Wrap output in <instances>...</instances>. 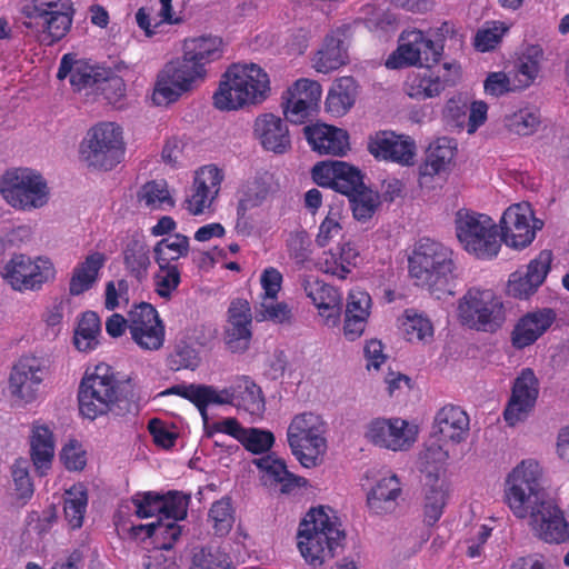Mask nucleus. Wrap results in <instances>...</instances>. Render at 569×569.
Masks as SVG:
<instances>
[{
	"mask_svg": "<svg viewBox=\"0 0 569 569\" xmlns=\"http://www.w3.org/2000/svg\"><path fill=\"white\" fill-rule=\"evenodd\" d=\"M138 201L150 210H166L174 207V200L164 180L146 182L138 192Z\"/></svg>",
	"mask_w": 569,
	"mask_h": 569,
	"instance_id": "44",
	"label": "nucleus"
},
{
	"mask_svg": "<svg viewBox=\"0 0 569 569\" xmlns=\"http://www.w3.org/2000/svg\"><path fill=\"white\" fill-rule=\"evenodd\" d=\"M119 390L120 382L109 365L102 362L87 370L78 393L80 413L90 420L107 415L117 403Z\"/></svg>",
	"mask_w": 569,
	"mask_h": 569,
	"instance_id": "8",
	"label": "nucleus"
},
{
	"mask_svg": "<svg viewBox=\"0 0 569 569\" xmlns=\"http://www.w3.org/2000/svg\"><path fill=\"white\" fill-rule=\"evenodd\" d=\"M453 251L443 243L423 237L408 258L409 274L417 284L440 290L449 283L455 270Z\"/></svg>",
	"mask_w": 569,
	"mask_h": 569,
	"instance_id": "5",
	"label": "nucleus"
},
{
	"mask_svg": "<svg viewBox=\"0 0 569 569\" xmlns=\"http://www.w3.org/2000/svg\"><path fill=\"white\" fill-rule=\"evenodd\" d=\"M418 435L416 426L401 418H377L367 428L366 438L377 447L391 451H407Z\"/></svg>",
	"mask_w": 569,
	"mask_h": 569,
	"instance_id": "20",
	"label": "nucleus"
},
{
	"mask_svg": "<svg viewBox=\"0 0 569 569\" xmlns=\"http://www.w3.org/2000/svg\"><path fill=\"white\" fill-rule=\"evenodd\" d=\"M469 416L459 406L447 405L435 417V428L445 441L460 443L469 435Z\"/></svg>",
	"mask_w": 569,
	"mask_h": 569,
	"instance_id": "32",
	"label": "nucleus"
},
{
	"mask_svg": "<svg viewBox=\"0 0 569 569\" xmlns=\"http://www.w3.org/2000/svg\"><path fill=\"white\" fill-rule=\"evenodd\" d=\"M162 395H174L187 399L199 410L204 421L208 419L207 409L210 405H233L237 400L236 386L217 390L208 385L182 383L168 388Z\"/></svg>",
	"mask_w": 569,
	"mask_h": 569,
	"instance_id": "23",
	"label": "nucleus"
},
{
	"mask_svg": "<svg viewBox=\"0 0 569 569\" xmlns=\"http://www.w3.org/2000/svg\"><path fill=\"white\" fill-rule=\"evenodd\" d=\"M122 128L114 122L93 126L80 143L79 153L88 167L111 170L124 156Z\"/></svg>",
	"mask_w": 569,
	"mask_h": 569,
	"instance_id": "11",
	"label": "nucleus"
},
{
	"mask_svg": "<svg viewBox=\"0 0 569 569\" xmlns=\"http://www.w3.org/2000/svg\"><path fill=\"white\" fill-rule=\"evenodd\" d=\"M190 495L179 490H169L162 493L161 516L159 519L180 521L187 517L190 505Z\"/></svg>",
	"mask_w": 569,
	"mask_h": 569,
	"instance_id": "52",
	"label": "nucleus"
},
{
	"mask_svg": "<svg viewBox=\"0 0 569 569\" xmlns=\"http://www.w3.org/2000/svg\"><path fill=\"white\" fill-rule=\"evenodd\" d=\"M153 259L158 268L181 267L180 260L190 252V240L182 233H174L159 240L153 247Z\"/></svg>",
	"mask_w": 569,
	"mask_h": 569,
	"instance_id": "40",
	"label": "nucleus"
},
{
	"mask_svg": "<svg viewBox=\"0 0 569 569\" xmlns=\"http://www.w3.org/2000/svg\"><path fill=\"white\" fill-rule=\"evenodd\" d=\"M358 93V83L352 77L336 79L325 101L326 111L333 117L347 114L355 106Z\"/></svg>",
	"mask_w": 569,
	"mask_h": 569,
	"instance_id": "36",
	"label": "nucleus"
},
{
	"mask_svg": "<svg viewBox=\"0 0 569 569\" xmlns=\"http://www.w3.org/2000/svg\"><path fill=\"white\" fill-rule=\"evenodd\" d=\"M60 459L69 471H80L87 465L86 451L77 441H70L62 448Z\"/></svg>",
	"mask_w": 569,
	"mask_h": 569,
	"instance_id": "64",
	"label": "nucleus"
},
{
	"mask_svg": "<svg viewBox=\"0 0 569 569\" xmlns=\"http://www.w3.org/2000/svg\"><path fill=\"white\" fill-rule=\"evenodd\" d=\"M251 337V322H236L227 326L224 341L230 351L243 352L249 348Z\"/></svg>",
	"mask_w": 569,
	"mask_h": 569,
	"instance_id": "60",
	"label": "nucleus"
},
{
	"mask_svg": "<svg viewBox=\"0 0 569 569\" xmlns=\"http://www.w3.org/2000/svg\"><path fill=\"white\" fill-rule=\"evenodd\" d=\"M209 521L216 536H227L234 523V509L229 497H222L214 501L209 510Z\"/></svg>",
	"mask_w": 569,
	"mask_h": 569,
	"instance_id": "50",
	"label": "nucleus"
},
{
	"mask_svg": "<svg viewBox=\"0 0 569 569\" xmlns=\"http://www.w3.org/2000/svg\"><path fill=\"white\" fill-rule=\"evenodd\" d=\"M447 493L441 487H430L425 498V522L433 526L442 516Z\"/></svg>",
	"mask_w": 569,
	"mask_h": 569,
	"instance_id": "61",
	"label": "nucleus"
},
{
	"mask_svg": "<svg viewBox=\"0 0 569 569\" xmlns=\"http://www.w3.org/2000/svg\"><path fill=\"white\" fill-rule=\"evenodd\" d=\"M132 533L152 539L157 549L170 550L181 536V527L176 521L158 519L156 522L133 526Z\"/></svg>",
	"mask_w": 569,
	"mask_h": 569,
	"instance_id": "39",
	"label": "nucleus"
},
{
	"mask_svg": "<svg viewBox=\"0 0 569 569\" xmlns=\"http://www.w3.org/2000/svg\"><path fill=\"white\" fill-rule=\"evenodd\" d=\"M455 232L461 248L479 260L495 259L500 249L498 226L485 213L461 208L455 214Z\"/></svg>",
	"mask_w": 569,
	"mask_h": 569,
	"instance_id": "6",
	"label": "nucleus"
},
{
	"mask_svg": "<svg viewBox=\"0 0 569 569\" xmlns=\"http://www.w3.org/2000/svg\"><path fill=\"white\" fill-rule=\"evenodd\" d=\"M131 340L144 351L163 347L166 326L156 307L149 302H134L128 310Z\"/></svg>",
	"mask_w": 569,
	"mask_h": 569,
	"instance_id": "16",
	"label": "nucleus"
},
{
	"mask_svg": "<svg viewBox=\"0 0 569 569\" xmlns=\"http://www.w3.org/2000/svg\"><path fill=\"white\" fill-rule=\"evenodd\" d=\"M402 330L405 338L409 342H427L433 337V326L431 321L413 310L405 311Z\"/></svg>",
	"mask_w": 569,
	"mask_h": 569,
	"instance_id": "49",
	"label": "nucleus"
},
{
	"mask_svg": "<svg viewBox=\"0 0 569 569\" xmlns=\"http://www.w3.org/2000/svg\"><path fill=\"white\" fill-rule=\"evenodd\" d=\"M108 76V69L90 64L84 60H76L71 53L64 54L60 60L57 78L60 80L70 78V84L74 91L101 86Z\"/></svg>",
	"mask_w": 569,
	"mask_h": 569,
	"instance_id": "26",
	"label": "nucleus"
},
{
	"mask_svg": "<svg viewBox=\"0 0 569 569\" xmlns=\"http://www.w3.org/2000/svg\"><path fill=\"white\" fill-rule=\"evenodd\" d=\"M542 469L533 459L522 460L507 476L503 498L518 519H529L533 535L546 543L569 539V523L561 508L546 498L540 485Z\"/></svg>",
	"mask_w": 569,
	"mask_h": 569,
	"instance_id": "1",
	"label": "nucleus"
},
{
	"mask_svg": "<svg viewBox=\"0 0 569 569\" xmlns=\"http://www.w3.org/2000/svg\"><path fill=\"white\" fill-rule=\"evenodd\" d=\"M305 291L317 307L319 316L328 327L340 323L342 312V293L339 289L320 280H308Z\"/></svg>",
	"mask_w": 569,
	"mask_h": 569,
	"instance_id": "28",
	"label": "nucleus"
},
{
	"mask_svg": "<svg viewBox=\"0 0 569 569\" xmlns=\"http://www.w3.org/2000/svg\"><path fill=\"white\" fill-rule=\"evenodd\" d=\"M224 53L223 39L214 34H201L183 40L182 56L166 64L158 76L152 100L156 104L176 102L182 93L204 81L207 67L219 61Z\"/></svg>",
	"mask_w": 569,
	"mask_h": 569,
	"instance_id": "2",
	"label": "nucleus"
},
{
	"mask_svg": "<svg viewBox=\"0 0 569 569\" xmlns=\"http://www.w3.org/2000/svg\"><path fill=\"white\" fill-rule=\"evenodd\" d=\"M106 256L102 252L94 251L89 253L86 259L79 262L72 271L69 281V293L80 296L89 291L99 279V272L106 263Z\"/></svg>",
	"mask_w": 569,
	"mask_h": 569,
	"instance_id": "37",
	"label": "nucleus"
},
{
	"mask_svg": "<svg viewBox=\"0 0 569 569\" xmlns=\"http://www.w3.org/2000/svg\"><path fill=\"white\" fill-rule=\"evenodd\" d=\"M49 375V366L43 358L22 356L12 366L8 388L10 396L21 405L37 401L40 388Z\"/></svg>",
	"mask_w": 569,
	"mask_h": 569,
	"instance_id": "15",
	"label": "nucleus"
},
{
	"mask_svg": "<svg viewBox=\"0 0 569 569\" xmlns=\"http://www.w3.org/2000/svg\"><path fill=\"white\" fill-rule=\"evenodd\" d=\"M348 198L353 217L359 221L369 220L380 204L379 194L366 184Z\"/></svg>",
	"mask_w": 569,
	"mask_h": 569,
	"instance_id": "51",
	"label": "nucleus"
},
{
	"mask_svg": "<svg viewBox=\"0 0 569 569\" xmlns=\"http://www.w3.org/2000/svg\"><path fill=\"white\" fill-rule=\"evenodd\" d=\"M372 300L368 292L352 289L348 293L343 320V336L349 341L359 339L368 325Z\"/></svg>",
	"mask_w": 569,
	"mask_h": 569,
	"instance_id": "30",
	"label": "nucleus"
},
{
	"mask_svg": "<svg viewBox=\"0 0 569 569\" xmlns=\"http://www.w3.org/2000/svg\"><path fill=\"white\" fill-rule=\"evenodd\" d=\"M543 58V50L538 44L528 46L521 57L517 68V76L519 77L518 88L525 89L533 83L540 72V62Z\"/></svg>",
	"mask_w": 569,
	"mask_h": 569,
	"instance_id": "47",
	"label": "nucleus"
},
{
	"mask_svg": "<svg viewBox=\"0 0 569 569\" xmlns=\"http://www.w3.org/2000/svg\"><path fill=\"white\" fill-rule=\"evenodd\" d=\"M269 74L256 63H233L222 73L213 106L220 111L262 103L270 94Z\"/></svg>",
	"mask_w": 569,
	"mask_h": 569,
	"instance_id": "3",
	"label": "nucleus"
},
{
	"mask_svg": "<svg viewBox=\"0 0 569 569\" xmlns=\"http://www.w3.org/2000/svg\"><path fill=\"white\" fill-rule=\"evenodd\" d=\"M298 548L305 560L318 567L335 557L336 549L345 539L336 517L323 507L311 509L299 525Z\"/></svg>",
	"mask_w": 569,
	"mask_h": 569,
	"instance_id": "4",
	"label": "nucleus"
},
{
	"mask_svg": "<svg viewBox=\"0 0 569 569\" xmlns=\"http://www.w3.org/2000/svg\"><path fill=\"white\" fill-rule=\"evenodd\" d=\"M291 309L286 302H278L277 298H262L254 306V319L258 322L272 321L274 323L290 322Z\"/></svg>",
	"mask_w": 569,
	"mask_h": 569,
	"instance_id": "53",
	"label": "nucleus"
},
{
	"mask_svg": "<svg viewBox=\"0 0 569 569\" xmlns=\"http://www.w3.org/2000/svg\"><path fill=\"white\" fill-rule=\"evenodd\" d=\"M326 430L327 423L320 415L302 412L292 418L287 430V440L292 455L303 467L319 465L327 451Z\"/></svg>",
	"mask_w": 569,
	"mask_h": 569,
	"instance_id": "10",
	"label": "nucleus"
},
{
	"mask_svg": "<svg viewBox=\"0 0 569 569\" xmlns=\"http://www.w3.org/2000/svg\"><path fill=\"white\" fill-rule=\"evenodd\" d=\"M458 319L465 327L493 333L506 321L503 302L491 289L469 288L458 300Z\"/></svg>",
	"mask_w": 569,
	"mask_h": 569,
	"instance_id": "9",
	"label": "nucleus"
},
{
	"mask_svg": "<svg viewBox=\"0 0 569 569\" xmlns=\"http://www.w3.org/2000/svg\"><path fill=\"white\" fill-rule=\"evenodd\" d=\"M253 134L267 151L283 154L291 149L287 123L272 113H263L256 118Z\"/></svg>",
	"mask_w": 569,
	"mask_h": 569,
	"instance_id": "27",
	"label": "nucleus"
},
{
	"mask_svg": "<svg viewBox=\"0 0 569 569\" xmlns=\"http://www.w3.org/2000/svg\"><path fill=\"white\" fill-rule=\"evenodd\" d=\"M442 48H437L431 39L417 29L403 31L398 48L389 54L385 66L388 69H401L419 62L436 63L440 61Z\"/></svg>",
	"mask_w": 569,
	"mask_h": 569,
	"instance_id": "18",
	"label": "nucleus"
},
{
	"mask_svg": "<svg viewBox=\"0 0 569 569\" xmlns=\"http://www.w3.org/2000/svg\"><path fill=\"white\" fill-rule=\"evenodd\" d=\"M557 315L550 308L531 311L522 316L511 332V342L516 349L533 345L556 321Z\"/></svg>",
	"mask_w": 569,
	"mask_h": 569,
	"instance_id": "29",
	"label": "nucleus"
},
{
	"mask_svg": "<svg viewBox=\"0 0 569 569\" xmlns=\"http://www.w3.org/2000/svg\"><path fill=\"white\" fill-rule=\"evenodd\" d=\"M503 22L492 21L476 33L475 47L478 51L487 52L495 49L501 41L503 34L508 31Z\"/></svg>",
	"mask_w": 569,
	"mask_h": 569,
	"instance_id": "59",
	"label": "nucleus"
},
{
	"mask_svg": "<svg viewBox=\"0 0 569 569\" xmlns=\"http://www.w3.org/2000/svg\"><path fill=\"white\" fill-rule=\"evenodd\" d=\"M402 493L401 481L397 475L379 479L367 495V506L375 515H388L398 507Z\"/></svg>",
	"mask_w": 569,
	"mask_h": 569,
	"instance_id": "33",
	"label": "nucleus"
},
{
	"mask_svg": "<svg viewBox=\"0 0 569 569\" xmlns=\"http://www.w3.org/2000/svg\"><path fill=\"white\" fill-rule=\"evenodd\" d=\"M305 134L311 149L319 154L342 157L349 150V136L343 129L328 124L307 126Z\"/></svg>",
	"mask_w": 569,
	"mask_h": 569,
	"instance_id": "31",
	"label": "nucleus"
},
{
	"mask_svg": "<svg viewBox=\"0 0 569 569\" xmlns=\"http://www.w3.org/2000/svg\"><path fill=\"white\" fill-rule=\"evenodd\" d=\"M253 462L258 469L266 473L271 485H280L282 493H288L299 486L301 478L289 472L283 460L267 455L256 459Z\"/></svg>",
	"mask_w": 569,
	"mask_h": 569,
	"instance_id": "42",
	"label": "nucleus"
},
{
	"mask_svg": "<svg viewBox=\"0 0 569 569\" xmlns=\"http://www.w3.org/2000/svg\"><path fill=\"white\" fill-rule=\"evenodd\" d=\"M540 124V113L536 109L523 108L506 120V126L510 132L518 136H530L538 129Z\"/></svg>",
	"mask_w": 569,
	"mask_h": 569,
	"instance_id": "55",
	"label": "nucleus"
},
{
	"mask_svg": "<svg viewBox=\"0 0 569 569\" xmlns=\"http://www.w3.org/2000/svg\"><path fill=\"white\" fill-rule=\"evenodd\" d=\"M552 262V251L542 250L528 264L526 271L510 274L508 293L517 299H527L543 283Z\"/></svg>",
	"mask_w": 569,
	"mask_h": 569,
	"instance_id": "24",
	"label": "nucleus"
},
{
	"mask_svg": "<svg viewBox=\"0 0 569 569\" xmlns=\"http://www.w3.org/2000/svg\"><path fill=\"white\" fill-rule=\"evenodd\" d=\"M456 147L452 140L446 137L438 138L431 142L426 151V158L419 166V174L421 178H432L447 170L452 161Z\"/></svg>",
	"mask_w": 569,
	"mask_h": 569,
	"instance_id": "38",
	"label": "nucleus"
},
{
	"mask_svg": "<svg viewBox=\"0 0 569 569\" xmlns=\"http://www.w3.org/2000/svg\"><path fill=\"white\" fill-rule=\"evenodd\" d=\"M222 180L223 173L214 164L197 170L190 194L186 199L187 210L193 216L203 213L218 196Z\"/></svg>",
	"mask_w": 569,
	"mask_h": 569,
	"instance_id": "25",
	"label": "nucleus"
},
{
	"mask_svg": "<svg viewBox=\"0 0 569 569\" xmlns=\"http://www.w3.org/2000/svg\"><path fill=\"white\" fill-rule=\"evenodd\" d=\"M123 262L130 274L142 281L151 263L148 246L136 239L129 241L123 250Z\"/></svg>",
	"mask_w": 569,
	"mask_h": 569,
	"instance_id": "43",
	"label": "nucleus"
},
{
	"mask_svg": "<svg viewBox=\"0 0 569 569\" xmlns=\"http://www.w3.org/2000/svg\"><path fill=\"white\" fill-rule=\"evenodd\" d=\"M54 437L48 425L39 420L32 422L30 435V456L40 476L50 469L54 457Z\"/></svg>",
	"mask_w": 569,
	"mask_h": 569,
	"instance_id": "34",
	"label": "nucleus"
},
{
	"mask_svg": "<svg viewBox=\"0 0 569 569\" xmlns=\"http://www.w3.org/2000/svg\"><path fill=\"white\" fill-rule=\"evenodd\" d=\"M181 283V267L164 266L159 268L153 276V284L156 293L166 300L172 297V293Z\"/></svg>",
	"mask_w": 569,
	"mask_h": 569,
	"instance_id": "57",
	"label": "nucleus"
},
{
	"mask_svg": "<svg viewBox=\"0 0 569 569\" xmlns=\"http://www.w3.org/2000/svg\"><path fill=\"white\" fill-rule=\"evenodd\" d=\"M321 94L322 88L318 81L307 78L295 81L282 96L286 119L295 124L309 121L319 110Z\"/></svg>",
	"mask_w": 569,
	"mask_h": 569,
	"instance_id": "19",
	"label": "nucleus"
},
{
	"mask_svg": "<svg viewBox=\"0 0 569 569\" xmlns=\"http://www.w3.org/2000/svg\"><path fill=\"white\" fill-rule=\"evenodd\" d=\"M88 506V493L82 485L72 486L66 492L63 505L64 518L71 529L82 527Z\"/></svg>",
	"mask_w": 569,
	"mask_h": 569,
	"instance_id": "46",
	"label": "nucleus"
},
{
	"mask_svg": "<svg viewBox=\"0 0 569 569\" xmlns=\"http://www.w3.org/2000/svg\"><path fill=\"white\" fill-rule=\"evenodd\" d=\"M1 277L16 291H39L54 279L56 268L49 258L14 253L3 266Z\"/></svg>",
	"mask_w": 569,
	"mask_h": 569,
	"instance_id": "13",
	"label": "nucleus"
},
{
	"mask_svg": "<svg viewBox=\"0 0 569 569\" xmlns=\"http://www.w3.org/2000/svg\"><path fill=\"white\" fill-rule=\"evenodd\" d=\"M238 406L257 413L264 409V398L261 388L249 377L242 376L236 385Z\"/></svg>",
	"mask_w": 569,
	"mask_h": 569,
	"instance_id": "48",
	"label": "nucleus"
},
{
	"mask_svg": "<svg viewBox=\"0 0 569 569\" xmlns=\"http://www.w3.org/2000/svg\"><path fill=\"white\" fill-rule=\"evenodd\" d=\"M368 151L377 159L410 166L416 154V144L409 137L393 131H378L368 139Z\"/></svg>",
	"mask_w": 569,
	"mask_h": 569,
	"instance_id": "22",
	"label": "nucleus"
},
{
	"mask_svg": "<svg viewBox=\"0 0 569 569\" xmlns=\"http://www.w3.org/2000/svg\"><path fill=\"white\" fill-rule=\"evenodd\" d=\"M543 221L535 217L528 202L509 206L500 219L501 238L508 247L525 249L532 243L537 230L542 229Z\"/></svg>",
	"mask_w": 569,
	"mask_h": 569,
	"instance_id": "17",
	"label": "nucleus"
},
{
	"mask_svg": "<svg viewBox=\"0 0 569 569\" xmlns=\"http://www.w3.org/2000/svg\"><path fill=\"white\" fill-rule=\"evenodd\" d=\"M347 51L343 41L336 36H327L321 48L313 58V67L318 72L329 73L347 63Z\"/></svg>",
	"mask_w": 569,
	"mask_h": 569,
	"instance_id": "41",
	"label": "nucleus"
},
{
	"mask_svg": "<svg viewBox=\"0 0 569 569\" xmlns=\"http://www.w3.org/2000/svg\"><path fill=\"white\" fill-rule=\"evenodd\" d=\"M0 190L6 201L20 210L41 208L49 199L47 181L40 173L29 168L6 171Z\"/></svg>",
	"mask_w": 569,
	"mask_h": 569,
	"instance_id": "12",
	"label": "nucleus"
},
{
	"mask_svg": "<svg viewBox=\"0 0 569 569\" xmlns=\"http://www.w3.org/2000/svg\"><path fill=\"white\" fill-rule=\"evenodd\" d=\"M359 251L355 243L345 241L336 249L325 251L319 259L318 268L328 274L338 279H346L352 269L357 266Z\"/></svg>",
	"mask_w": 569,
	"mask_h": 569,
	"instance_id": "35",
	"label": "nucleus"
},
{
	"mask_svg": "<svg viewBox=\"0 0 569 569\" xmlns=\"http://www.w3.org/2000/svg\"><path fill=\"white\" fill-rule=\"evenodd\" d=\"M241 443L248 451L254 455H261L273 446L274 436L268 430L250 428L246 430Z\"/></svg>",
	"mask_w": 569,
	"mask_h": 569,
	"instance_id": "62",
	"label": "nucleus"
},
{
	"mask_svg": "<svg viewBox=\"0 0 569 569\" xmlns=\"http://www.w3.org/2000/svg\"><path fill=\"white\" fill-rule=\"evenodd\" d=\"M539 396V380L531 368L520 371L513 381L510 399L505 408L503 418L509 426L523 421L535 408Z\"/></svg>",
	"mask_w": 569,
	"mask_h": 569,
	"instance_id": "21",
	"label": "nucleus"
},
{
	"mask_svg": "<svg viewBox=\"0 0 569 569\" xmlns=\"http://www.w3.org/2000/svg\"><path fill=\"white\" fill-rule=\"evenodd\" d=\"M20 12L28 28L39 29L43 41L53 44L69 33L76 9L72 0H21Z\"/></svg>",
	"mask_w": 569,
	"mask_h": 569,
	"instance_id": "7",
	"label": "nucleus"
},
{
	"mask_svg": "<svg viewBox=\"0 0 569 569\" xmlns=\"http://www.w3.org/2000/svg\"><path fill=\"white\" fill-rule=\"evenodd\" d=\"M191 569H236L230 557L219 548H202L192 557Z\"/></svg>",
	"mask_w": 569,
	"mask_h": 569,
	"instance_id": "58",
	"label": "nucleus"
},
{
	"mask_svg": "<svg viewBox=\"0 0 569 569\" xmlns=\"http://www.w3.org/2000/svg\"><path fill=\"white\" fill-rule=\"evenodd\" d=\"M363 186V176L361 171L358 168L341 161L332 189L340 192L341 194L349 197L350 194L357 192V190L361 189Z\"/></svg>",
	"mask_w": 569,
	"mask_h": 569,
	"instance_id": "54",
	"label": "nucleus"
},
{
	"mask_svg": "<svg viewBox=\"0 0 569 569\" xmlns=\"http://www.w3.org/2000/svg\"><path fill=\"white\" fill-rule=\"evenodd\" d=\"M132 503L136 507V515L139 518H150L153 516L160 518L162 493L156 491L138 493L132 498Z\"/></svg>",
	"mask_w": 569,
	"mask_h": 569,
	"instance_id": "63",
	"label": "nucleus"
},
{
	"mask_svg": "<svg viewBox=\"0 0 569 569\" xmlns=\"http://www.w3.org/2000/svg\"><path fill=\"white\" fill-rule=\"evenodd\" d=\"M101 331L99 316L94 311H86L79 320L74 331L73 343L79 351L93 350L98 345V336Z\"/></svg>",
	"mask_w": 569,
	"mask_h": 569,
	"instance_id": "45",
	"label": "nucleus"
},
{
	"mask_svg": "<svg viewBox=\"0 0 569 569\" xmlns=\"http://www.w3.org/2000/svg\"><path fill=\"white\" fill-rule=\"evenodd\" d=\"M461 77L458 62L425 63L418 71L411 72L405 82L406 93L417 100L439 97L446 88L453 87Z\"/></svg>",
	"mask_w": 569,
	"mask_h": 569,
	"instance_id": "14",
	"label": "nucleus"
},
{
	"mask_svg": "<svg viewBox=\"0 0 569 569\" xmlns=\"http://www.w3.org/2000/svg\"><path fill=\"white\" fill-rule=\"evenodd\" d=\"M342 208L340 206H331L320 223L316 236V243L319 247H327L333 238L340 234L342 231Z\"/></svg>",
	"mask_w": 569,
	"mask_h": 569,
	"instance_id": "56",
	"label": "nucleus"
}]
</instances>
